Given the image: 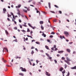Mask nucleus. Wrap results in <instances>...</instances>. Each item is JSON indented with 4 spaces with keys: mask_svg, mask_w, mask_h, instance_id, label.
<instances>
[{
    "mask_svg": "<svg viewBox=\"0 0 76 76\" xmlns=\"http://www.w3.org/2000/svg\"><path fill=\"white\" fill-rule=\"evenodd\" d=\"M42 36H44V37H46V34H45L44 33L42 32Z\"/></svg>",
    "mask_w": 76,
    "mask_h": 76,
    "instance_id": "7",
    "label": "nucleus"
},
{
    "mask_svg": "<svg viewBox=\"0 0 76 76\" xmlns=\"http://www.w3.org/2000/svg\"><path fill=\"white\" fill-rule=\"evenodd\" d=\"M17 14L18 15H20V12H18L17 13Z\"/></svg>",
    "mask_w": 76,
    "mask_h": 76,
    "instance_id": "47",
    "label": "nucleus"
},
{
    "mask_svg": "<svg viewBox=\"0 0 76 76\" xmlns=\"http://www.w3.org/2000/svg\"><path fill=\"white\" fill-rule=\"evenodd\" d=\"M32 1V0H30L28 1V3H30V2H31Z\"/></svg>",
    "mask_w": 76,
    "mask_h": 76,
    "instance_id": "46",
    "label": "nucleus"
},
{
    "mask_svg": "<svg viewBox=\"0 0 76 76\" xmlns=\"http://www.w3.org/2000/svg\"><path fill=\"white\" fill-rule=\"evenodd\" d=\"M51 50H54V48H51Z\"/></svg>",
    "mask_w": 76,
    "mask_h": 76,
    "instance_id": "63",
    "label": "nucleus"
},
{
    "mask_svg": "<svg viewBox=\"0 0 76 76\" xmlns=\"http://www.w3.org/2000/svg\"><path fill=\"white\" fill-rule=\"evenodd\" d=\"M65 56H66V57H67V56H68V54H66L65 55Z\"/></svg>",
    "mask_w": 76,
    "mask_h": 76,
    "instance_id": "61",
    "label": "nucleus"
},
{
    "mask_svg": "<svg viewBox=\"0 0 76 76\" xmlns=\"http://www.w3.org/2000/svg\"><path fill=\"white\" fill-rule=\"evenodd\" d=\"M67 67V65L66 64H65L64 65V68L66 69Z\"/></svg>",
    "mask_w": 76,
    "mask_h": 76,
    "instance_id": "13",
    "label": "nucleus"
},
{
    "mask_svg": "<svg viewBox=\"0 0 76 76\" xmlns=\"http://www.w3.org/2000/svg\"><path fill=\"white\" fill-rule=\"evenodd\" d=\"M19 22H20V23H21V22H22V20H21L19 19Z\"/></svg>",
    "mask_w": 76,
    "mask_h": 76,
    "instance_id": "38",
    "label": "nucleus"
},
{
    "mask_svg": "<svg viewBox=\"0 0 76 76\" xmlns=\"http://www.w3.org/2000/svg\"><path fill=\"white\" fill-rule=\"evenodd\" d=\"M64 51L63 50L62 51H60L58 52V53H60V54H61V53H63Z\"/></svg>",
    "mask_w": 76,
    "mask_h": 76,
    "instance_id": "10",
    "label": "nucleus"
},
{
    "mask_svg": "<svg viewBox=\"0 0 76 76\" xmlns=\"http://www.w3.org/2000/svg\"><path fill=\"white\" fill-rule=\"evenodd\" d=\"M35 43H36V44H40V43L38 42H35Z\"/></svg>",
    "mask_w": 76,
    "mask_h": 76,
    "instance_id": "23",
    "label": "nucleus"
},
{
    "mask_svg": "<svg viewBox=\"0 0 76 76\" xmlns=\"http://www.w3.org/2000/svg\"><path fill=\"white\" fill-rule=\"evenodd\" d=\"M35 63H33L32 65L33 66H35Z\"/></svg>",
    "mask_w": 76,
    "mask_h": 76,
    "instance_id": "55",
    "label": "nucleus"
},
{
    "mask_svg": "<svg viewBox=\"0 0 76 76\" xmlns=\"http://www.w3.org/2000/svg\"><path fill=\"white\" fill-rule=\"evenodd\" d=\"M56 47L57 46L56 45H54L53 46V48H56Z\"/></svg>",
    "mask_w": 76,
    "mask_h": 76,
    "instance_id": "33",
    "label": "nucleus"
},
{
    "mask_svg": "<svg viewBox=\"0 0 76 76\" xmlns=\"http://www.w3.org/2000/svg\"><path fill=\"white\" fill-rule=\"evenodd\" d=\"M55 50V51H56V50H58V49H57V48H56Z\"/></svg>",
    "mask_w": 76,
    "mask_h": 76,
    "instance_id": "60",
    "label": "nucleus"
},
{
    "mask_svg": "<svg viewBox=\"0 0 76 76\" xmlns=\"http://www.w3.org/2000/svg\"><path fill=\"white\" fill-rule=\"evenodd\" d=\"M48 5H49V7L50 8V9L51 8V4L50 3H48Z\"/></svg>",
    "mask_w": 76,
    "mask_h": 76,
    "instance_id": "18",
    "label": "nucleus"
},
{
    "mask_svg": "<svg viewBox=\"0 0 76 76\" xmlns=\"http://www.w3.org/2000/svg\"><path fill=\"white\" fill-rule=\"evenodd\" d=\"M19 26L20 28H22V26L21 25H20Z\"/></svg>",
    "mask_w": 76,
    "mask_h": 76,
    "instance_id": "37",
    "label": "nucleus"
},
{
    "mask_svg": "<svg viewBox=\"0 0 76 76\" xmlns=\"http://www.w3.org/2000/svg\"><path fill=\"white\" fill-rule=\"evenodd\" d=\"M33 4H36L35 2V1H33Z\"/></svg>",
    "mask_w": 76,
    "mask_h": 76,
    "instance_id": "52",
    "label": "nucleus"
},
{
    "mask_svg": "<svg viewBox=\"0 0 76 76\" xmlns=\"http://www.w3.org/2000/svg\"><path fill=\"white\" fill-rule=\"evenodd\" d=\"M14 23L15 24H16V23H17L15 21V20H14Z\"/></svg>",
    "mask_w": 76,
    "mask_h": 76,
    "instance_id": "54",
    "label": "nucleus"
},
{
    "mask_svg": "<svg viewBox=\"0 0 76 76\" xmlns=\"http://www.w3.org/2000/svg\"><path fill=\"white\" fill-rule=\"evenodd\" d=\"M5 32L6 34H7V35H9V32H8V31H7V30H5Z\"/></svg>",
    "mask_w": 76,
    "mask_h": 76,
    "instance_id": "14",
    "label": "nucleus"
},
{
    "mask_svg": "<svg viewBox=\"0 0 76 76\" xmlns=\"http://www.w3.org/2000/svg\"><path fill=\"white\" fill-rule=\"evenodd\" d=\"M36 62H37V64H38V62H39V61H38V60H37Z\"/></svg>",
    "mask_w": 76,
    "mask_h": 76,
    "instance_id": "40",
    "label": "nucleus"
},
{
    "mask_svg": "<svg viewBox=\"0 0 76 76\" xmlns=\"http://www.w3.org/2000/svg\"><path fill=\"white\" fill-rule=\"evenodd\" d=\"M50 12H51V13H55V12L54 11H50Z\"/></svg>",
    "mask_w": 76,
    "mask_h": 76,
    "instance_id": "44",
    "label": "nucleus"
},
{
    "mask_svg": "<svg viewBox=\"0 0 76 76\" xmlns=\"http://www.w3.org/2000/svg\"><path fill=\"white\" fill-rule=\"evenodd\" d=\"M45 73H46V75L48 76H50L51 74H50L49 72H47V71H45Z\"/></svg>",
    "mask_w": 76,
    "mask_h": 76,
    "instance_id": "3",
    "label": "nucleus"
},
{
    "mask_svg": "<svg viewBox=\"0 0 76 76\" xmlns=\"http://www.w3.org/2000/svg\"><path fill=\"white\" fill-rule=\"evenodd\" d=\"M62 60H65V58L64 57H62Z\"/></svg>",
    "mask_w": 76,
    "mask_h": 76,
    "instance_id": "45",
    "label": "nucleus"
},
{
    "mask_svg": "<svg viewBox=\"0 0 76 76\" xmlns=\"http://www.w3.org/2000/svg\"><path fill=\"white\" fill-rule=\"evenodd\" d=\"M34 48H35L33 46H32L31 48V49H34Z\"/></svg>",
    "mask_w": 76,
    "mask_h": 76,
    "instance_id": "51",
    "label": "nucleus"
},
{
    "mask_svg": "<svg viewBox=\"0 0 76 76\" xmlns=\"http://www.w3.org/2000/svg\"><path fill=\"white\" fill-rule=\"evenodd\" d=\"M59 13H60V14H61V13H62V12L61 11H59Z\"/></svg>",
    "mask_w": 76,
    "mask_h": 76,
    "instance_id": "34",
    "label": "nucleus"
},
{
    "mask_svg": "<svg viewBox=\"0 0 76 76\" xmlns=\"http://www.w3.org/2000/svg\"><path fill=\"white\" fill-rule=\"evenodd\" d=\"M62 72L63 74H64L66 73V71L64 70Z\"/></svg>",
    "mask_w": 76,
    "mask_h": 76,
    "instance_id": "19",
    "label": "nucleus"
},
{
    "mask_svg": "<svg viewBox=\"0 0 76 76\" xmlns=\"http://www.w3.org/2000/svg\"><path fill=\"white\" fill-rule=\"evenodd\" d=\"M64 34L65 35H69V32L67 31H64Z\"/></svg>",
    "mask_w": 76,
    "mask_h": 76,
    "instance_id": "2",
    "label": "nucleus"
},
{
    "mask_svg": "<svg viewBox=\"0 0 76 76\" xmlns=\"http://www.w3.org/2000/svg\"><path fill=\"white\" fill-rule=\"evenodd\" d=\"M63 68L61 67V68H60V69H59V71L60 72H62V71H63Z\"/></svg>",
    "mask_w": 76,
    "mask_h": 76,
    "instance_id": "9",
    "label": "nucleus"
},
{
    "mask_svg": "<svg viewBox=\"0 0 76 76\" xmlns=\"http://www.w3.org/2000/svg\"><path fill=\"white\" fill-rule=\"evenodd\" d=\"M54 61H55V63L56 64H57V61H56V60L55 59L54 60Z\"/></svg>",
    "mask_w": 76,
    "mask_h": 76,
    "instance_id": "28",
    "label": "nucleus"
},
{
    "mask_svg": "<svg viewBox=\"0 0 76 76\" xmlns=\"http://www.w3.org/2000/svg\"><path fill=\"white\" fill-rule=\"evenodd\" d=\"M46 55H47V56L48 57H50V55H48L47 53H46Z\"/></svg>",
    "mask_w": 76,
    "mask_h": 76,
    "instance_id": "27",
    "label": "nucleus"
},
{
    "mask_svg": "<svg viewBox=\"0 0 76 76\" xmlns=\"http://www.w3.org/2000/svg\"><path fill=\"white\" fill-rule=\"evenodd\" d=\"M57 20L56 19L54 20H53V22H57Z\"/></svg>",
    "mask_w": 76,
    "mask_h": 76,
    "instance_id": "36",
    "label": "nucleus"
},
{
    "mask_svg": "<svg viewBox=\"0 0 76 76\" xmlns=\"http://www.w3.org/2000/svg\"><path fill=\"white\" fill-rule=\"evenodd\" d=\"M67 75H68V76H69V75H70V73L69 72H68Z\"/></svg>",
    "mask_w": 76,
    "mask_h": 76,
    "instance_id": "41",
    "label": "nucleus"
},
{
    "mask_svg": "<svg viewBox=\"0 0 76 76\" xmlns=\"http://www.w3.org/2000/svg\"><path fill=\"white\" fill-rule=\"evenodd\" d=\"M18 42V40L17 39H16L15 40H14L12 42Z\"/></svg>",
    "mask_w": 76,
    "mask_h": 76,
    "instance_id": "15",
    "label": "nucleus"
},
{
    "mask_svg": "<svg viewBox=\"0 0 76 76\" xmlns=\"http://www.w3.org/2000/svg\"><path fill=\"white\" fill-rule=\"evenodd\" d=\"M34 53V51L33 50H32L31 52V54L32 55H33V54Z\"/></svg>",
    "mask_w": 76,
    "mask_h": 76,
    "instance_id": "22",
    "label": "nucleus"
},
{
    "mask_svg": "<svg viewBox=\"0 0 76 76\" xmlns=\"http://www.w3.org/2000/svg\"><path fill=\"white\" fill-rule=\"evenodd\" d=\"M67 22H70V21H69V20H68V19H67L66 20Z\"/></svg>",
    "mask_w": 76,
    "mask_h": 76,
    "instance_id": "59",
    "label": "nucleus"
},
{
    "mask_svg": "<svg viewBox=\"0 0 76 76\" xmlns=\"http://www.w3.org/2000/svg\"><path fill=\"white\" fill-rule=\"evenodd\" d=\"M45 47L46 48V49H47V50H49V47H48V46L45 45Z\"/></svg>",
    "mask_w": 76,
    "mask_h": 76,
    "instance_id": "12",
    "label": "nucleus"
},
{
    "mask_svg": "<svg viewBox=\"0 0 76 76\" xmlns=\"http://www.w3.org/2000/svg\"><path fill=\"white\" fill-rule=\"evenodd\" d=\"M27 32H30V30H29V29L28 28H27Z\"/></svg>",
    "mask_w": 76,
    "mask_h": 76,
    "instance_id": "26",
    "label": "nucleus"
},
{
    "mask_svg": "<svg viewBox=\"0 0 76 76\" xmlns=\"http://www.w3.org/2000/svg\"><path fill=\"white\" fill-rule=\"evenodd\" d=\"M51 34L53 35H54V34H55V33H54V32H52L51 33Z\"/></svg>",
    "mask_w": 76,
    "mask_h": 76,
    "instance_id": "30",
    "label": "nucleus"
},
{
    "mask_svg": "<svg viewBox=\"0 0 76 76\" xmlns=\"http://www.w3.org/2000/svg\"><path fill=\"white\" fill-rule=\"evenodd\" d=\"M15 58H16V59H17V58H18V56H17L15 57Z\"/></svg>",
    "mask_w": 76,
    "mask_h": 76,
    "instance_id": "62",
    "label": "nucleus"
},
{
    "mask_svg": "<svg viewBox=\"0 0 76 76\" xmlns=\"http://www.w3.org/2000/svg\"><path fill=\"white\" fill-rule=\"evenodd\" d=\"M3 10L4 12V13H5V12H6V8H4L3 9Z\"/></svg>",
    "mask_w": 76,
    "mask_h": 76,
    "instance_id": "16",
    "label": "nucleus"
},
{
    "mask_svg": "<svg viewBox=\"0 0 76 76\" xmlns=\"http://www.w3.org/2000/svg\"><path fill=\"white\" fill-rule=\"evenodd\" d=\"M23 12H24L26 13H27V10H25L23 9Z\"/></svg>",
    "mask_w": 76,
    "mask_h": 76,
    "instance_id": "20",
    "label": "nucleus"
},
{
    "mask_svg": "<svg viewBox=\"0 0 76 76\" xmlns=\"http://www.w3.org/2000/svg\"><path fill=\"white\" fill-rule=\"evenodd\" d=\"M66 59L67 60H64V61L66 63L68 64L69 65H70V63L69 61H71V60L68 57H66Z\"/></svg>",
    "mask_w": 76,
    "mask_h": 76,
    "instance_id": "1",
    "label": "nucleus"
},
{
    "mask_svg": "<svg viewBox=\"0 0 76 76\" xmlns=\"http://www.w3.org/2000/svg\"><path fill=\"white\" fill-rule=\"evenodd\" d=\"M4 63H6V62L7 61L6 60H4L3 61Z\"/></svg>",
    "mask_w": 76,
    "mask_h": 76,
    "instance_id": "48",
    "label": "nucleus"
},
{
    "mask_svg": "<svg viewBox=\"0 0 76 76\" xmlns=\"http://www.w3.org/2000/svg\"><path fill=\"white\" fill-rule=\"evenodd\" d=\"M71 69H75V70L76 69V66H74V67H72L71 68Z\"/></svg>",
    "mask_w": 76,
    "mask_h": 76,
    "instance_id": "6",
    "label": "nucleus"
},
{
    "mask_svg": "<svg viewBox=\"0 0 76 76\" xmlns=\"http://www.w3.org/2000/svg\"><path fill=\"white\" fill-rule=\"evenodd\" d=\"M17 11L18 12H20V10H19V9H17Z\"/></svg>",
    "mask_w": 76,
    "mask_h": 76,
    "instance_id": "39",
    "label": "nucleus"
},
{
    "mask_svg": "<svg viewBox=\"0 0 76 76\" xmlns=\"http://www.w3.org/2000/svg\"><path fill=\"white\" fill-rule=\"evenodd\" d=\"M29 63H30V65H32V63H31V61H29Z\"/></svg>",
    "mask_w": 76,
    "mask_h": 76,
    "instance_id": "29",
    "label": "nucleus"
},
{
    "mask_svg": "<svg viewBox=\"0 0 76 76\" xmlns=\"http://www.w3.org/2000/svg\"><path fill=\"white\" fill-rule=\"evenodd\" d=\"M31 28H32L33 29H35V27H32V26H31Z\"/></svg>",
    "mask_w": 76,
    "mask_h": 76,
    "instance_id": "32",
    "label": "nucleus"
},
{
    "mask_svg": "<svg viewBox=\"0 0 76 76\" xmlns=\"http://www.w3.org/2000/svg\"><path fill=\"white\" fill-rule=\"evenodd\" d=\"M14 29L15 30H17L18 29V27H14Z\"/></svg>",
    "mask_w": 76,
    "mask_h": 76,
    "instance_id": "25",
    "label": "nucleus"
},
{
    "mask_svg": "<svg viewBox=\"0 0 76 76\" xmlns=\"http://www.w3.org/2000/svg\"><path fill=\"white\" fill-rule=\"evenodd\" d=\"M25 18H26V19H27V20H28V17H27L25 15Z\"/></svg>",
    "mask_w": 76,
    "mask_h": 76,
    "instance_id": "50",
    "label": "nucleus"
},
{
    "mask_svg": "<svg viewBox=\"0 0 76 76\" xmlns=\"http://www.w3.org/2000/svg\"><path fill=\"white\" fill-rule=\"evenodd\" d=\"M57 57H59L60 56V55H59V54H58L57 55Z\"/></svg>",
    "mask_w": 76,
    "mask_h": 76,
    "instance_id": "57",
    "label": "nucleus"
},
{
    "mask_svg": "<svg viewBox=\"0 0 76 76\" xmlns=\"http://www.w3.org/2000/svg\"><path fill=\"white\" fill-rule=\"evenodd\" d=\"M60 38H61V39H63V38H62V36H60Z\"/></svg>",
    "mask_w": 76,
    "mask_h": 76,
    "instance_id": "58",
    "label": "nucleus"
},
{
    "mask_svg": "<svg viewBox=\"0 0 76 76\" xmlns=\"http://www.w3.org/2000/svg\"><path fill=\"white\" fill-rule=\"evenodd\" d=\"M47 41L48 42H50V40L49 39H47Z\"/></svg>",
    "mask_w": 76,
    "mask_h": 76,
    "instance_id": "64",
    "label": "nucleus"
},
{
    "mask_svg": "<svg viewBox=\"0 0 76 76\" xmlns=\"http://www.w3.org/2000/svg\"><path fill=\"white\" fill-rule=\"evenodd\" d=\"M19 75H20L21 76H23V74L22 73H20L19 74Z\"/></svg>",
    "mask_w": 76,
    "mask_h": 76,
    "instance_id": "21",
    "label": "nucleus"
},
{
    "mask_svg": "<svg viewBox=\"0 0 76 76\" xmlns=\"http://www.w3.org/2000/svg\"><path fill=\"white\" fill-rule=\"evenodd\" d=\"M54 6L55 7H56V8H58V7L57 5H54Z\"/></svg>",
    "mask_w": 76,
    "mask_h": 76,
    "instance_id": "31",
    "label": "nucleus"
},
{
    "mask_svg": "<svg viewBox=\"0 0 76 76\" xmlns=\"http://www.w3.org/2000/svg\"><path fill=\"white\" fill-rule=\"evenodd\" d=\"M21 31H22V32H26V31L25 30H21Z\"/></svg>",
    "mask_w": 76,
    "mask_h": 76,
    "instance_id": "43",
    "label": "nucleus"
},
{
    "mask_svg": "<svg viewBox=\"0 0 76 76\" xmlns=\"http://www.w3.org/2000/svg\"><path fill=\"white\" fill-rule=\"evenodd\" d=\"M66 51L67 52H68V53H70V49H66Z\"/></svg>",
    "mask_w": 76,
    "mask_h": 76,
    "instance_id": "8",
    "label": "nucleus"
},
{
    "mask_svg": "<svg viewBox=\"0 0 76 76\" xmlns=\"http://www.w3.org/2000/svg\"><path fill=\"white\" fill-rule=\"evenodd\" d=\"M11 14L12 15V16H14L12 12H11Z\"/></svg>",
    "mask_w": 76,
    "mask_h": 76,
    "instance_id": "56",
    "label": "nucleus"
},
{
    "mask_svg": "<svg viewBox=\"0 0 76 76\" xmlns=\"http://www.w3.org/2000/svg\"><path fill=\"white\" fill-rule=\"evenodd\" d=\"M50 38H53V36L51 35L50 36Z\"/></svg>",
    "mask_w": 76,
    "mask_h": 76,
    "instance_id": "42",
    "label": "nucleus"
},
{
    "mask_svg": "<svg viewBox=\"0 0 76 76\" xmlns=\"http://www.w3.org/2000/svg\"><path fill=\"white\" fill-rule=\"evenodd\" d=\"M11 16H12V15H10L9 14L8 15V17L9 18V17H11Z\"/></svg>",
    "mask_w": 76,
    "mask_h": 76,
    "instance_id": "35",
    "label": "nucleus"
},
{
    "mask_svg": "<svg viewBox=\"0 0 76 76\" xmlns=\"http://www.w3.org/2000/svg\"><path fill=\"white\" fill-rule=\"evenodd\" d=\"M21 71H22L23 72H26V69H25V68H23L21 69Z\"/></svg>",
    "mask_w": 76,
    "mask_h": 76,
    "instance_id": "4",
    "label": "nucleus"
},
{
    "mask_svg": "<svg viewBox=\"0 0 76 76\" xmlns=\"http://www.w3.org/2000/svg\"><path fill=\"white\" fill-rule=\"evenodd\" d=\"M41 28L42 29V30H44V27H43V26H42V25H41Z\"/></svg>",
    "mask_w": 76,
    "mask_h": 76,
    "instance_id": "11",
    "label": "nucleus"
},
{
    "mask_svg": "<svg viewBox=\"0 0 76 76\" xmlns=\"http://www.w3.org/2000/svg\"><path fill=\"white\" fill-rule=\"evenodd\" d=\"M7 20H8V21H10V19H9V18H7Z\"/></svg>",
    "mask_w": 76,
    "mask_h": 76,
    "instance_id": "49",
    "label": "nucleus"
},
{
    "mask_svg": "<svg viewBox=\"0 0 76 76\" xmlns=\"http://www.w3.org/2000/svg\"><path fill=\"white\" fill-rule=\"evenodd\" d=\"M73 54H76V51H74L73 52Z\"/></svg>",
    "mask_w": 76,
    "mask_h": 76,
    "instance_id": "53",
    "label": "nucleus"
},
{
    "mask_svg": "<svg viewBox=\"0 0 76 76\" xmlns=\"http://www.w3.org/2000/svg\"><path fill=\"white\" fill-rule=\"evenodd\" d=\"M21 7V5L20 4H19L18 5V6H16V8H20Z\"/></svg>",
    "mask_w": 76,
    "mask_h": 76,
    "instance_id": "5",
    "label": "nucleus"
},
{
    "mask_svg": "<svg viewBox=\"0 0 76 76\" xmlns=\"http://www.w3.org/2000/svg\"><path fill=\"white\" fill-rule=\"evenodd\" d=\"M39 23L40 24H43L44 23V22L43 21H41L39 22Z\"/></svg>",
    "mask_w": 76,
    "mask_h": 76,
    "instance_id": "17",
    "label": "nucleus"
},
{
    "mask_svg": "<svg viewBox=\"0 0 76 76\" xmlns=\"http://www.w3.org/2000/svg\"><path fill=\"white\" fill-rule=\"evenodd\" d=\"M28 25L29 26H30V27H31V28L32 27V26H31V24H30V23H28Z\"/></svg>",
    "mask_w": 76,
    "mask_h": 76,
    "instance_id": "24",
    "label": "nucleus"
}]
</instances>
